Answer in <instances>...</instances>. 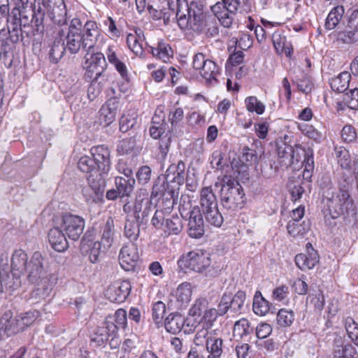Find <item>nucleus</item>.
Here are the masks:
<instances>
[{"instance_id": "nucleus-1", "label": "nucleus", "mask_w": 358, "mask_h": 358, "mask_svg": "<svg viewBox=\"0 0 358 358\" xmlns=\"http://www.w3.org/2000/svg\"><path fill=\"white\" fill-rule=\"evenodd\" d=\"M176 17L182 29H189L194 32H203L211 36L218 34L214 18L207 16L196 3L191 2L189 5L184 2L183 5H179Z\"/></svg>"}, {"instance_id": "nucleus-2", "label": "nucleus", "mask_w": 358, "mask_h": 358, "mask_svg": "<svg viewBox=\"0 0 358 358\" xmlns=\"http://www.w3.org/2000/svg\"><path fill=\"white\" fill-rule=\"evenodd\" d=\"M353 178L343 173L338 181V189L327 192L324 196L329 215L333 219L341 216L355 215L354 201L350 195Z\"/></svg>"}, {"instance_id": "nucleus-3", "label": "nucleus", "mask_w": 358, "mask_h": 358, "mask_svg": "<svg viewBox=\"0 0 358 358\" xmlns=\"http://www.w3.org/2000/svg\"><path fill=\"white\" fill-rule=\"evenodd\" d=\"M24 273L28 280L36 286L31 298L40 300L48 297L52 287V276L48 271V262L39 252L33 254Z\"/></svg>"}, {"instance_id": "nucleus-4", "label": "nucleus", "mask_w": 358, "mask_h": 358, "mask_svg": "<svg viewBox=\"0 0 358 358\" xmlns=\"http://www.w3.org/2000/svg\"><path fill=\"white\" fill-rule=\"evenodd\" d=\"M215 186H221L220 201L223 208L236 211L243 207L245 194L239 182L231 176H223L221 183L215 182Z\"/></svg>"}, {"instance_id": "nucleus-5", "label": "nucleus", "mask_w": 358, "mask_h": 358, "mask_svg": "<svg viewBox=\"0 0 358 358\" xmlns=\"http://www.w3.org/2000/svg\"><path fill=\"white\" fill-rule=\"evenodd\" d=\"M180 266H184L197 273H204L206 276H215L217 271L211 265L210 254L203 250H193L182 256L180 260Z\"/></svg>"}, {"instance_id": "nucleus-6", "label": "nucleus", "mask_w": 358, "mask_h": 358, "mask_svg": "<svg viewBox=\"0 0 358 358\" xmlns=\"http://www.w3.org/2000/svg\"><path fill=\"white\" fill-rule=\"evenodd\" d=\"M87 181L89 186L82 190L85 201L89 203L101 201L106 185L103 177L95 172L87 178Z\"/></svg>"}, {"instance_id": "nucleus-7", "label": "nucleus", "mask_w": 358, "mask_h": 358, "mask_svg": "<svg viewBox=\"0 0 358 358\" xmlns=\"http://www.w3.org/2000/svg\"><path fill=\"white\" fill-rule=\"evenodd\" d=\"M179 211L182 217L189 216L188 234L190 237L199 238L204 233V224L202 214L197 206H194L190 211H187L184 205L180 204Z\"/></svg>"}, {"instance_id": "nucleus-8", "label": "nucleus", "mask_w": 358, "mask_h": 358, "mask_svg": "<svg viewBox=\"0 0 358 358\" xmlns=\"http://www.w3.org/2000/svg\"><path fill=\"white\" fill-rule=\"evenodd\" d=\"M59 227L70 239L77 241L83 232L85 220L79 215L64 213L62 216Z\"/></svg>"}, {"instance_id": "nucleus-9", "label": "nucleus", "mask_w": 358, "mask_h": 358, "mask_svg": "<svg viewBox=\"0 0 358 358\" xmlns=\"http://www.w3.org/2000/svg\"><path fill=\"white\" fill-rule=\"evenodd\" d=\"M300 145H296L295 148L287 144L285 141H280L276 143V152L278 157V162L281 166L288 168L294 163L299 162L301 156L299 153Z\"/></svg>"}, {"instance_id": "nucleus-10", "label": "nucleus", "mask_w": 358, "mask_h": 358, "mask_svg": "<svg viewBox=\"0 0 358 358\" xmlns=\"http://www.w3.org/2000/svg\"><path fill=\"white\" fill-rule=\"evenodd\" d=\"M138 246L135 243H126L120 250L119 262L125 271H132L136 266L139 259Z\"/></svg>"}, {"instance_id": "nucleus-11", "label": "nucleus", "mask_w": 358, "mask_h": 358, "mask_svg": "<svg viewBox=\"0 0 358 358\" xmlns=\"http://www.w3.org/2000/svg\"><path fill=\"white\" fill-rule=\"evenodd\" d=\"M169 183L165 178L158 177L155 181L151 192L152 198L160 196L163 201H166L168 208L173 207L175 195L173 187H170Z\"/></svg>"}, {"instance_id": "nucleus-12", "label": "nucleus", "mask_w": 358, "mask_h": 358, "mask_svg": "<svg viewBox=\"0 0 358 358\" xmlns=\"http://www.w3.org/2000/svg\"><path fill=\"white\" fill-rule=\"evenodd\" d=\"M46 11L53 23L58 25L66 23L67 10L64 0H47Z\"/></svg>"}, {"instance_id": "nucleus-13", "label": "nucleus", "mask_w": 358, "mask_h": 358, "mask_svg": "<svg viewBox=\"0 0 358 358\" xmlns=\"http://www.w3.org/2000/svg\"><path fill=\"white\" fill-rule=\"evenodd\" d=\"M91 154L94 164L103 176L109 171L110 167L109 150L103 145L94 146L91 149Z\"/></svg>"}, {"instance_id": "nucleus-14", "label": "nucleus", "mask_w": 358, "mask_h": 358, "mask_svg": "<svg viewBox=\"0 0 358 358\" xmlns=\"http://www.w3.org/2000/svg\"><path fill=\"white\" fill-rule=\"evenodd\" d=\"M81 36L84 42V50L92 51L100 36V31L96 22L88 20L85 22Z\"/></svg>"}, {"instance_id": "nucleus-15", "label": "nucleus", "mask_w": 358, "mask_h": 358, "mask_svg": "<svg viewBox=\"0 0 358 358\" xmlns=\"http://www.w3.org/2000/svg\"><path fill=\"white\" fill-rule=\"evenodd\" d=\"M131 287L130 282L127 280L112 285L107 291L109 299L115 303L124 301L129 295Z\"/></svg>"}, {"instance_id": "nucleus-16", "label": "nucleus", "mask_w": 358, "mask_h": 358, "mask_svg": "<svg viewBox=\"0 0 358 358\" xmlns=\"http://www.w3.org/2000/svg\"><path fill=\"white\" fill-rule=\"evenodd\" d=\"M60 227H55L48 232V241L52 248L57 252H64L69 248L65 234Z\"/></svg>"}, {"instance_id": "nucleus-17", "label": "nucleus", "mask_w": 358, "mask_h": 358, "mask_svg": "<svg viewBox=\"0 0 358 358\" xmlns=\"http://www.w3.org/2000/svg\"><path fill=\"white\" fill-rule=\"evenodd\" d=\"M185 164L182 161L171 164L165 173L166 182L176 183L178 186L183 184L185 175Z\"/></svg>"}, {"instance_id": "nucleus-18", "label": "nucleus", "mask_w": 358, "mask_h": 358, "mask_svg": "<svg viewBox=\"0 0 358 358\" xmlns=\"http://www.w3.org/2000/svg\"><path fill=\"white\" fill-rule=\"evenodd\" d=\"M29 263L27 255L22 250H15L11 259V270L16 278L24 273Z\"/></svg>"}, {"instance_id": "nucleus-19", "label": "nucleus", "mask_w": 358, "mask_h": 358, "mask_svg": "<svg viewBox=\"0 0 358 358\" xmlns=\"http://www.w3.org/2000/svg\"><path fill=\"white\" fill-rule=\"evenodd\" d=\"M200 210L217 208V199L211 186L202 187L200 190Z\"/></svg>"}, {"instance_id": "nucleus-20", "label": "nucleus", "mask_w": 358, "mask_h": 358, "mask_svg": "<svg viewBox=\"0 0 358 358\" xmlns=\"http://www.w3.org/2000/svg\"><path fill=\"white\" fill-rule=\"evenodd\" d=\"M185 318L178 313H171L164 321L166 330L173 334H176L183 330Z\"/></svg>"}, {"instance_id": "nucleus-21", "label": "nucleus", "mask_w": 358, "mask_h": 358, "mask_svg": "<svg viewBox=\"0 0 358 358\" xmlns=\"http://www.w3.org/2000/svg\"><path fill=\"white\" fill-rule=\"evenodd\" d=\"M206 348L209 353L208 358H220L223 352V340L215 336H209Z\"/></svg>"}, {"instance_id": "nucleus-22", "label": "nucleus", "mask_w": 358, "mask_h": 358, "mask_svg": "<svg viewBox=\"0 0 358 358\" xmlns=\"http://www.w3.org/2000/svg\"><path fill=\"white\" fill-rule=\"evenodd\" d=\"M114 221L112 217H108L104 225L100 243L104 250L110 248L114 240Z\"/></svg>"}, {"instance_id": "nucleus-23", "label": "nucleus", "mask_w": 358, "mask_h": 358, "mask_svg": "<svg viewBox=\"0 0 358 358\" xmlns=\"http://www.w3.org/2000/svg\"><path fill=\"white\" fill-rule=\"evenodd\" d=\"M116 117V107L113 103H108L103 105L99 111V119L100 123L103 126H108L115 120Z\"/></svg>"}, {"instance_id": "nucleus-24", "label": "nucleus", "mask_w": 358, "mask_h": 358, "mask_svg": "<svg viewBox=\"0 0 358 358\" xmlns=\"http://www.w3.org/2000/svg\"><path fill=\"white\" fill-rule=\"evenodd\" d=\"M107 66L106 62L98 59V65H88L85 64V69L86 70L85 73V78L86 80L96 81L99 77H100L105 71Z\"/></svg>"}, {"instance_id": "nucleus-25", "label": "nucleus", "mask_w": 358, "mask_h": 358, "mask_svg": "<svg viewBox=\"0 0 358 358\" xmlns=\"http://www.w3.org/2000/svg\"><path fill=\"white\" fill-rule=\"evenodd\" d=\"M223 2L231 13H248L252 8L250 0H223Z\"/></svg>"}, {"instance_id": "nucleus-26", "label": "nucleus", "mask_w": 358, "mask_h": 358, "mask_svg": "<svg viewBox=\"0 0 358 358\" xmlns=\"http://www.w3.org/2000/svg\"><path fill=\"white\" fill-rule=\"evenodd\" d=\"M140 224L135 219H126L124 236L131 241L130 243H134L138 239L140 234Z\"/></svg>"}, {"instance_id": "nucleus-27", "label": "nucleus", "mask_w": 358, "mask_h": 358, "mask_svg": "<svg viewBox=\"0 0 358 358\" xmlns=\"http://www.w3.org/2000/svg\"><path fill=\"white\" fill-rule=\"evenodd\" d=\"M66 41V48L71 54L77 53L80 49L84 50V42L81 34L68 33Z\"/></svg>"}, {"instance_id": "nucleus-28", "label": "nucleus", "mask_w": 358, "mask_h": 358, "mask_svg": "<svg viewBox=\"0 0 358 358\" xmlns=\"http://www.w3.org/2000/svg\"><path fill=\"white\" fill-rule=\"evenodd\" d=\"M47 0H34L35 3L32 9V20L36 27L43 24L44 22Z\"/></svg>"}, {"instance_id": "nucleus-29", "label": "nucleus", "mask_w": 358, "mask_h": 358, "mask_svg": "<svg viewBox=\"0 0 358 358\" xmlns=\"http://www.w3.org/2000/svg\"><path fill=\"white\" fill-rule=\"evenodd\" d=\"M350 74L343 72L330 81L331 89L338 93L344 92L349 87Z\"/></svg>"}, {"instance_id": "nucleus-30", "label": "nucleus", "mask_w": 358, "mask_h": 358, "mask_svg": "<svg viewBox=\"0 0 358 358\" xmlns=\"http://www.w3.org/2000/svg\"><path fill=\"white\" fill-rule=\"evenodd\" d=\"M135 180L133 178L117 177L115 178L116 187L120 197L128 196L132 192Z\"/></svg>"}, {"instance_id": "nucleus-31", "label": "nucleus", "mask_w": 358, "mask_h": 358, "mask_svg": "<svg viewBox=\"0 0 358 358\" xmlns=\"http://www.w3.org/2000/svg\"><path fill=\"white\" fill-rule=\"evenodd\" d=\"M183 228V224L181 218L178 215H172L170 218H166L164 226L165 233L170 234H179Z\"/></svg>"}, {"instance_id": "nucleus-32", "label": "nucleus", "mask_w": 358, "mask_h": 358, "mask_svg": "<svg viewBox=\"0 0 358 358\" xmlns=\"http://www.w3.org/2000/svg\"><path fill=\"white\" fill-rule=\"evenodd\" d=\"M137 113L134 110L130 109L125 111L120 120V130L127 132L136 123Z\"/></svg>"}, {"instance_id": "nucleus-33", "label": "nucleus", "mask_w": 358, "mask_h": 358, "mask_svg": "<svg viewBox=\"0 0 358 358\" xmlns=\"http://www.w3.org/2000/svg\"><path fill=\"white\" fill-rule=\"evenodd\" d=\"M344 11V8L342 6L333 8L326 19V28L329 30L334 29L342 19Z\"/></svg>"}, {"instance_id": "nucleus-34", "label": "nucleus", "mask_w": 358, "mask_h": 358, "mask_svg": "<svg viewBox=\"0 0 358 358\" xmlns=\"http://www.w3.org/2000/svg\"><path fill=\"white\" fill-rule=\"evenodd\" d=\"M202 217L203 216L206 221L210 225L220 227L223 222V217L217 208L206 209L201 210Z\"/></svg>"}, {"instance_id": "nucleus-35", "label": "nucleus", "mask_w": 358, "mask_h": 358, "mask_svg": "<svg viewBox=\"0 0 358 358\" xmlns=\"http://www.w3.org/2000/svg\"><path fill=\"white\" fill-rule=\"evenodd\" d=\"M78 168L81 171L87 174V178L90 177L95 172L101 176L100 171L94 164V161L88 156H83L80 158L78 162Z\"/></svg>"}, {"instance_id": "nucleus-36", "label": "nucleus", "mask_w": 358, "mask_h": 358, "mask_svg": "<svg viewBox=\"0 0 358 358\" xmlns=\"http://www.w3.org/2000/svg\"><path fill=\"white\" fill-rule=\"evenodd\" d=\"M252 307L254 312L259 315H265L270 309L269 302L262 296L259 291L255 293Z\"/></svg>"}, {"instance_id": "nucleus-37", "label": "nucleus", "mask_w": 358, "mask_h": 358, "mask_svg": "<svg viewBox=\"0 0 358 358\" xmlns=\"http://www.w3.org/2000/svg\"><path fill=\"white\" fill-rule=\"evenodd\" d=\"M176 296L181 307L187 304L192 296L191 285L187 282L180 285L176 289Z\"/></svg>"}, {"instance_id": "nucleus-38", "label": "nucleus", "mask_w": 358, "mask_h": 358, "mask_svg": "<svg viewBox=\"0 0 358 358\" xmlns=\"http://www.w3.org/2000/svg\"><path fill=\"white\" fill-rule=\"evenodd\" d=\"M150 52L154 57L164 62H167L173 55L171 47L163 42H159L156 48L151 47Z\"/></svg>"}, {"instance_id": "nucleus-39", "label": "nucleus", "mask_w": 358, "mask_h": 358, "mask_svg": "<svg viewBox=\"0 0 358 358\" xmlns=\"http://www.w3.org/2000/svg\"><path fill=\"white\" fill-rule=\"evenodd\" d=\"M15 322V319L13 317V312L10 310H6L0 318V328L8 336L15 334L12 329Z\"/></svg>"}, {"instance_id": "nucleus-40", "label": "nucleus", "mask_w": 358, "mask_h": 358, "mask_svg": "<svg viewBox=\"0 0 358 358\" xmlns=\"http://www.w3.org/2000/svg\"><path fill=\"white\" fill-rule=\"evenodd\" d=\"M66 48L64 43L61 40H55L50 50L49 57L52 62L57 63L63 57Z\"/></svg>"}, {"instance_id": "nucleus-41", "label": "nucleus", "mask_w": 358, "mask_h": 358, "mask_svg": "<svg viewBox=\"0 0 358 358\" xmlns=\"http://www.w3.org/2000/svg\"><path fill=\"white\" fill-rule=\"evenodd\" d=\"M199 73L203 78L210 81L215 80V77L219 73V68L213 61L208 59Z\"/></svg>"}, {"instance_id": "nucleus-42", "label": "nucleus", "mask_w": 358, "mask_h": 358, "mask_svg": "<svg viewBox=\"0 0 358 358\" xmlns=\"http://www.w3.org/2000/svg\"><path fill=\"white\" fill-rule=\"evenodd\" d=\"M334 358H358V355L351 345H337L334 349Z\"/></svg>"}, {"instance_id": "nucleus-43", "label": "nucleus", "mask_w": 358, "mask_h": 358, "mask_svg": "<svg viewBox=\"0 0 358 358\" xmlns=\"http://www.w3.org/2000/svg\"><path fill=\"white\" fill-rule=\"evenodd\" d=\"M252 331L253 328L250 327V324L247 319L243 318L235 322L234 334L240 338L249 335Z\"/></svg>"}, {"instance_id": "nucleus-44", "label": "nucleus", "mask_w": 358, "mask_h": 358, "mask_svg": "<svg viewBox=\"0 0 358 358\" xmlns=\"http://www.w3.org/2000/svg\"><path fill=\"white\" fill-rule=\"evenodd\" d=\"M245 299V293L241 290L238 291L233 297L229 294L230 310L233 313L241 311Z\"/></svg>"}, {"instance_id": "nucleus-45", "label": "nucleus", "mask_w": 358, "mask_h": 358, "mask_svg": "<svg viewBox=\"0 0 358 358\" xmlns=\"http://www.w3.org/2000/svg\"><path fill=\"white\" fill-rule=\"evenodd\" d=\"M277 322L282 327H287L292 325L294 320V314L292 310L284 308L280 309L277 315Z\"/></svg>"}, {"instance_id": "nucleus-46", "label": "nucleus", "mask_w": 358, "mask_h": 358, "mask_svg": "<svg viewBox=\"0 0 358 358\" xmlns=\"http://www.w3.org/2000/svg\"><path fill=\"white\" fill-rule=\"evenodd\" d=\"M345 327L349 338L358 346V324L351 317L345 320Z\"/></svg>"}, {"instance_id": "nucleus-47", "label": "nucleus", "mask_w": 358, "mask_h": 358, "mask_svg": "<svg viewBox=\"0 0 358 358\" xmlns=\"http://www.w3.org/2000/svg\"><path fill=\"white\" fill-rule=\"evenodd\" d=\"M208 301L204 298L197 299L189 310L188 314L196 318H201L202 313L208 308Z\"/></svg>"}, {"instance_id": "nucleus-48", "label": "nucleus", "mask_w": 358, "mask_h": 358, "mask_svg": "<svg viewBox=\"0 0 358 358\" xmlns=\"http://www.w3.org/2000/svg\"><path fill=\"white\" fill-rule=\"evenodd\" d=\"M245 102L246 108L249 112H255L258 115L264 113L265 106L256 96H248L245 99Z\"/></svg>"}, {"instance_id": "nucleus-49", "label": "nucleus", "mask_w": 358, "mask_h": 358, "mask_svg": "<svg viewBox=\"0 0 358 358\" xmlns=\"http://www.w3.org/2000/svg\"><path fill=\"white\" fill-rule=\"evenodd\" d=\"M335 152L340 166L343 169H349L351 164V158L348 150L343 147H340L335 148Z\"/></svg>"}, {"instance_id": "nucleus-50", "label": "nucleus", "mask_w": 358, "mask_h": 358, "mask_svg": "<svg viewBox=\"0 0 358 358\" xmlns=\"http://www.w3.org/2000/svg\"><path fill=\"white\" fill-rule=\"evenodd\" d=\"M161 0H148L147 8L153 20L162 19V14L166 10L164 6L159 3Z\"/></svg>"}, {"instance_id": "nucleus-51", "label": "nucleus", "mask_w": 358, "mask_h": 358, "mask_svg": "<svg viewBox=\"0 0 358 358\" xmlns=\"http://www.w3.org/2000/svg\"><path fill=\"white\" fill-rule=\"evenodd\" d=\"M10 50V44L8 43V38L6 37V33L2 30L0 31V62L6 64V60Z\"/></svg>"}, {"instance_id": "nucleus-52", "label": "nucleus", "mask_w": 358, "mask_h": 358, "mask_svg": "<svg viewBox=\"0 0 358 358\" xmlns=\"http://www.w3.org/2000/svg\"><path fill=\"white\" fill-rule=\"evenodd\" d=\"M287 229L289 234L293 237L302 236L307 231L303 223H300V222L296 220H289Z\"/></svg>"}, {"instance_id": "nucleus-53", "label": "nucleus", "mask_w": 358, "mask_h": 358, "mask_svg": "<svg viewBox=\"0 0 358 358\" xmlns=\"http://www.w3.org/2000/svg\"><path fill=\"white\" fill-rule=\"evenodd\" d=\"M136 144V142L134 137L125 138L119 143L117 150L120 155L129 154L133 152Z\"/></svg>"}, {"instance_id": "nucleus-54", "label": "nucleus", "mask_w": 358, "mask_h": 358, "mask_svg": "<svg viewBox=\"0 0 358 358\" xmlns=\"http://www.w3.org/2000/svg\"><path fill=\"white\" fill-rule=\"evenodd\" d=\"M152 204L147 194H140L137 196L134 207V215L151 207Z\"/></svg>"}, {"instance_id": "nucleus-55", "label": "nucleus", "mask_w": 358, "mask_h": 358, "mask_svg": "<svg viewBox=\"0 0 358 358\" xmlns=\"http://www.w3.org/2000/svg\"><path fill=\"white\" fill-rule=\"evenodd\" d=\"M241 160L247 166L255 164L258 162V155L256 150L245 146L242 150Z\"/></svg>"}, {"instance_id": "nucleus-56", "label": "nucleus", "mask_w": 358, "mask_h": 358, "mask_svg": "<svg viewBox=\"0 0 358 358\" xmlns=\"http://www.w3.org/2000/svg\"><path fill=\"white\" fill-rule=\"evenodd\" d=\"M299 152H301V155L304 157L303 161L305 167L304 172L309 173L314 169L313 151L311 149L306 150L300 146Z\"/></svg>"}, {"instance_id": "nucleus-57", "label": "nucleus", "mask_w": 358, "mask_h": 358, "mask_svg": "<svg viewBox=\"0 0 358 358\" xmlns=\"http://www.w3.org/2000/svg\"><path fill=\"white\" fill-rule=\"evenodd\" d=\"M218 316H220V315L215 308L208 309L207 308L201 318L202 319V326L206 328H210Z\"/></svg>"}, {"instance_id": "nucleus-58", "label": "nucleus", "mask_w": 358, "mask_h": 358, "mask_svg": "<svg viewBox=\"0 0 358 358\" xmlns=\"http://www.w3.org/2000/svg\"><path fill=\"white\" fill-rule=\"evenodd\" d=\"M185 323L184 324L183 331L185 334H190L194 331L196 327L200 325L202 326V319L196 318L194 316L189 315L188 314L186 319H185Z\"/></svg>"}, {"instance_id": "nucleus-59", "label": "nucleus", "mask_w": 358, "mask_h": 358, "mask_svg": "<svg viewBox=\"0 0 358 358\" xmlns=\"http://www.w3.org/2000/svg\"><path fill=\"white\" fill-rule=\"evenodd\" d=\"M166 312V306L162 301H157L152 306V319L157 324H160Z\"/></svg>"}, {"instance_id": "nucleus-60", "label": "nucleus", "mask_w": 358, "mask_h": 358, "mask_svg": "<svg viewBox=\"0 0 358 358\" xmlns=\"http://www.w3.org/2000/svg\"><path fill=\"white\" fill-rule=\"evenodd\" d=\"M344 101L352 110H358V88H355L344 95Z\"/></svg>"}, {"instance_id": "nucleus-61", "label": "nucleus", "mask_w": 358, "mask_h": 358, "mask_svg": "<svg viewBox=\"0 0 358 358\" xmlns=\"http://www.w3.org/2000/svg\"><path fill=\"white\" fill-rule=\"evenodd\" d=\"M8 34L6 37L8 38V43L10 42L13 43H17L20 38H22V31L21 26L19 25H8Z\"/></svg>"}, {"instance_id": "nucleus-62", "label": "nucleus", "mask_w": 358, "mask_h": 358, "mask_svg": "<svg viewBox=\"0 0 358 358\" xmlns=\"http://www.w3.org/2000/svg\"><path fill=\"white\" fill-rule=\"evenodd\" d=\"M152 171L150 166H143L139 168L136 173V178L139 183L147 184L151 178Z\"/></svg>"}, {"instance_id": "nucleus-63", "label": "nucleus", "mask_w": 358, "mask_h": 358, "mask_svg": "<svg viewBox=\"0 0 358 358\" xmlns=\"http://www.w3.org/2000/svg\"><path fill=\"white\" fill-rule=\"evenodd\" d=\"M235 15L236 13H231L227 8L222 12V14H220L217 19L223 27L226 28H229L231 27L233 24Z\"/></svg>"}, {"instance_id": "nucleus-64", "label": "nucleus", "mask_w": 358, "mask_h": 358, "mask_svg": "<svg viewBox=\"0 0 358 358\" xmlns=\"http://www.w3.org/2000/svg\"><path fill=\"white\" fill-rule=\"evenodd\" d=\"M296 83L299 90L305 94L310 92L313 89V83L307 76H303L301 78L296 79Z\"/></svg>"}]
</instances>
